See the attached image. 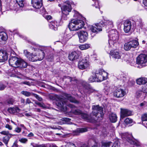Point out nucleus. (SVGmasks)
I'll list each match as a JSON object with an SVG mask.
<instances>
[{
  "mask_svg": "<svg viewBox=\"0 0 147 147\" xmlns=\"http://www.w3.org/2000/svg\"><path fill=\"white\" fill-rule=\"evenodd\" d=\"M110 39L109 40V45L111 47H117L118 45V40L119 36L117 32L115 30H111L109 32V35Z\"/></svg>",
  "mask_w": 147,
  "mask_h": 147,
  "instance_id": "f257e3e1",
  "label": "nucleus"
},
{
  "mask_svg": "<svg viewBox=\"0 0 147 147\" xmlns=\"http://www.w3.org/2000/svg\"><path fill=\"white\" fill-rule=\"evenodd\" d=\"M84 25V23L82 20L73 19L71 20L68 26L71 31H76L82 28Z\"/></svg>",
  "mask_w": 147,
  "mask_h": 147,
  "instance_id": "f03ea898",
  "label": "nucleus"
},
{
  "mask_svg": "<svg viewBox=\"0 0 147 147\" xmlns=\"http://www.w3.org/2000/svg\"><path fill=\"white\" fill-rule=\"evenodd\" d=\"M95 74L97 82H100L106 80L107 78L108 75V73L102 69L96 70Z\"/></svg>",
  "mask_w": 147,
  "mask_h": 147,
  "instance_id": "7ed1b4c3",
  "label": "nucleus"
},
{
  "mask_svg": "<svg viewBox=\"0 0 147 147\" xmlns=\"http://www.w3.org/2000/svg\"><path fill=\"white\" fill-rule=\"evenodd\" d=\"M65 3L66 4L61 7L62 12V14H69V13L71 10V5L73 4V3L69 1H67Z\"/></svg>",
  "mask_w": 147,
  "mask_h": 147,
  "instance_id": "20e7f679",
  "label": "nucleus"
},
{
  "mask_svg": "<svg viewBox=\"0 0 147 147\" xmlns=\"http://www.w3.org/2000/svg\"><path fill=\"white\" fill-rule=\"evenodd\" d=\"M136 63L142 67L147 65V56H138L136 58Z\"/></svg>",
  "mask_w": 147,
  "mask_h": 147,
  "instance_id": "39448f33",
  "label": "nucleus"
},
{
  "mask_svg": "<svg viewBox=\"0 0 147 147\" xmlns=\"http://www.w3.org/2000/svg\"><path fill=\"white\" fill-rule=\"evenodd\" d=\"M92 113L94 115L96 116L98 114H100L101 117L103 115V108L98 105H93L92 107Z\"/></svg>",
  "mask_w": 147,
  "mask_h": 147,
  "instance_id": "423d86ee",
  "label": "nucleus"
},
{
  "mask_svg": "<svg viewBox=\"0 0 147 147\" xmlns=\"http://www.w3.org/2000/svg\"><path fill=\"white\" fill-rule=\"evenodd\" d=\"M78 34L80 42H84L87 40L88 38V34L85 31H82L78 32Z\"/></svg>",
  "mask_w": 147,
  "mask_h": 147,
  "instance_id": "0eeeda50",
  "label": "nucleus"
},
{
  "mask_svg": "<svg viewBox=\"0 0 147 147\" xmlns=\"http://www.w3.org/2000/svg\"><path fill=\"white\" fill-rule=\"evenodd\" d=\"M57 98L56 99V104L59 107L62 109H64V107L65 105H68V104L66 102V100H63L59 98V96H57Z\"/></svg>",
  "mask_w": 147,
  "mask_h": 147,
  "instance_id": "6e6552de",
  "label": "nucleus"
},
{
  "mask_svg": "<svg viewBox=\"0 0 147 147\" xmlns=\"http://www.w3.org/2000/svg\"><path fill=\"white\" fill-rule=\"evenodd\" d=\"M89 66V62L86 59H82V60L80 61L78 64V68L82 70L86 69Z\"/></svg>",
  "mask_w": 147,
  "mask_h": 147,
  "instance_id": "1a4fd4ad",
  "label": "nucleus"
},
{
  "mask_svg": "<svg viewBox=\"0 0 147 147\" xmlns=\"http://www.w3.org/2000/svg\"><path fill=\"white\" fill-rule=\"evenodd\" d=\"M126 139V140L130 144L134 145L137 146H140L141 145L140 143L137 140L135 139L131 135H128Z\"/></svg>",
  "mask_w": 147,
  "mask_h": 147,
  "instance_id": "9d476101",
  "label": "nucleus"
},
{
  "mask_svg": "<svg viewBox=\"0 0 147 147\" xmlns=\"http://www.w3.org/2000/svg\"><path fill=\"white\" fill-rule=\"evenodd\" d=\"M89 29L93 33H97L102 30V26L99 24V23L95 24L94 26H91L89 27Z\"/></svg>",
  "mask_w": 147,
  "mask_h": 147,
  "instance_id": "9b49d317",
  "label": "nucleus"
},
{
  "mask_svg": "<svg viewBox=\"0 0 147 147\" xmlns=\"http://www.w3.org/2000/svg\"><path fill=\"white\" fill-rule=\"evenodd\" d=\"M126 94V92L123 89L118 88L114 93V96L117 98L122 97Z\"/></svg>",
  "mask_w": 147,
  "mask_h": 147,
  "instance_id": "f8f14e48",
  "label": "nucleus"
},
{
  "mask_svg": "<svg viewBox=\"0 0 147 147\" xmlns=\"http://www.w3.org/2000/svg\"><path fill=\"white\" fill-rule=\"evenodd\" d=\"M31 4L34 8L39 9L42 5V0H31Z\"/></svg>",
  "mask_w": 147,
  "mask_h": 147,
  "instance_id": "ddd939ff",
  "label": "nucleus"
},
{
  "mask_svg": "<svg viewBox=\"0 0 147 147\" xmlns=\"http://www.w3.org/2000/svg\"><path fill=\"white\" fill-rule=\"evenodd\" d=\"M121 117L123 119L126 117L131 115H132V112L126 109H121Z\"/></svg>",
  "mask_w": 147,
  "mask_h": 147,
  "instance_id": "4468645a",
  "label": "nucleus"
},
{
  "mask_svg": "<svg viewBox=\"0 0 147 147\" xmlns=\"http://www.w3.org/2000/svg\"><path fill=\"white\" fill-rule=\"evenodd\" d=\"M20 58L15 56H12L9 59V63L10 65L13 66L14 65L17 66L18 65V62Z\"/></svg>",
  "mask_w": 147,
  "mask_h": 147,
  "instance_id": "2eb2a0df",
  "label": "nucleus"
},
{
  "mask_svg": "<svg viewBox=\"0 0 147 147\" xmlns=\"http://www.w3.org/2000/svg\"><path fill=\"white\" fill-rule=\"evenodd\" d=\"M73 113L76 115H80L81 117L84 119L86 120L90 119L88 115L82 113V111L79 110H75L73 111Z\"/></svg>",
  "mask_w": 147,
  "mask_h": 147,
  "instance_id": "dca6fc26",
  "label": "nucleus"
},
{
  "mask_svg": "<svg viewBox=\"0 0 147 147\" xmlns=\"http://www.w3.org/2000/svg\"><path fill=\"white\" fill-rule=\"evenodd\" d=\"M124 30L125 32L128 33L131 30V21L126 20L124 23Z\"/></svg>",
  "mask_w": 147,
  "mask_h": 147,
  "instance_id": "f3484780",
  "label": "nucleus"
},
{
  "mask_svg": "<svg viewBox=\"0 0 147 147\" xmlns=\"http://www.w3.org/2000/svg\"><path fill=\"white\" fill-rule=\"evenodd\" d=\"M63 79L65 80L66 82L69 81L71 83L70 84L72 85L76 84L78 82V80L76 78H72L69 76L64 77Z\"/></svg>",
  "mask_w": 147,
  "mask_h": 147,
  "instance_id": "a211bd4d",
  "label": "nucleus"
},
{
  "mask_svg": "<svg viewBox=\"0 0 147 147\" xmlns=\"http://www.w3.org/2000/svg\"><path fill=\"white\" fill-rule=\"evenodd\" d=\"M28 59L30 61H41L44 58V56H41L40 57H38L40 56H26Z\"/></svg>",
  "mask_w": 147,
  "mask_h": 147,
  "instance_id": "6ab92c4d",
  "label": "nucleus"
},
{
  "mask_svg": "<svg viewBox=\"0 0 147 147\" xmlns=\"http://www.w3.org/2000/svg\"><path fill=\"white\" fill-rule=\"evenodd\" d=\"M16 54L15 52L12 50H6L1 49H0V55H11Z\"/></svg>",
  "mask_w": 147,
  "mask_h": 147,
  "instance_id": "aec40b11",
  "label": "nucleus"
},
{
  "mask_svg": "<svg viewBox=\"0 0 147 147\" xmlns=\"http://www.w3.org/2000/svg\"><path fill=\"white\" fill-rule=\"evenodd\" d=\"M113 22L109 20H104V21H101L99 22V24L101 26L104 27V26H109V27H112L113 26Z\"/></svg>",
  "mask_w": 147,
  "mask_h": 147,
  "instance_id": "412c9836",
  "label": "nucleus"
},
{
  "mask_svg": "<svg viewBox=\"0 0 147 147\" xmlns=\"http://www.w3.org/2000/svg\"><path fill=\"white\" fill-rule=\"evenodd\" d=\"M64 95L66 99L69 100L70 102L77 104L79 103V102L78 101L76 100L74 97H72L70 94H65Z\"/></svg>",
  "mask_w": 147,
  "mask_h": 147,
  "instance_id": "4be33fe9",
  "label": "nucleus"
},
{
  "mask_svg": "<svg viewBox=\"0 0 147 147\" xmlns=\"http://www.w3.org/2000/svg\"><path fill=\"white\" fill-rule=\"evenodd\" d=\"M87 131V129L85 128H78L73 131V133L74 135L77 136L79 135L80 133L86 132Z\"/></svg>",
  "mask_w": 147,
  "mask_h": 147,
  "instance_id": "5701e85b",
  "label": "nucleus"
},
{
  "mask_svg": "<svg viewBox=\"0 0 147 147\" xmlns=\"http://www.w3.org/2000/svg\"><path fill=\"white\" fill-rule=\"evenodd\" d=\"M17 66L19 67L24 68L27 67V64L24 60L21 58H20L18 62V65H17Z\"/></svg>",
  "mask_w": 147,
  "mask_h": 147,
  "instance_id": "b1692460",
  "label": "nucleus"
},
{
  "mask_svg": "<svg viewBox=\"0 0 147 147\" xmlns=\"http://www.w3.org/2000/svg\"><path fill=\"white\" fill-rule=\"evenodd\" d=\"M137 83L140 85L144 84L147 83V78L145 77H141L136 80Z\"/></svg>",
  "mask_w": 147,
  "mask_h": 147,
  "instance_id": "393cba45",
  "label": "nucleus"
},
{
  "mask_svg": "<svg viewBox=\"0 0 147 147\" xmlns=\"http://www.w3.org/2000/svg\"><path fill=\"white\" fill-rule=\"evenodd\" d=\"M20 109L18 107H9L7 109V111L11 114H14L19 112Z\"/></svg>",
  "mask_w": 147,
  "mask_h": 147,
  "instance_id": "a878e982",
  "label": "nucleus"
},
{
  "mask_svg": "<svg viewBox=\"0 0 147 147\" xmlns=\"http://www.w3.org/2000/svg\"><path fill=\"white\" fill-rule=\"evenodd\" d=\"M8 38L7 34L4 32H0V42L1 41H6ZM1 43V42H0Z\"/></svg>",
  "mask_w": 147,
  "mask_h": 147,
  "instance_id": "bb28decb",
  "label": "nucleus"
},
{
  "mask_svg": "<svg viewBox=\"0 0 147 147\" xmlns=\"http://www.w3.org/2000/svg\"><path fill=\"white\" fill-rule=\"evenodd\" d=\"M44 51L45 55L50 54V53L52 50L51 47L50 46L47 47L42 46V49Z\"/></svg>",
  "mask_w": 147,
  "mask_h": 147,
  "instance_id": "cd10ccee",
  "label": "nucleus"
},
{
  "mask_svg": "<svg viewBox=\"0 0 147 147\" xmlns=\"http://www.w3.org/2000/svg\"><path fill=\"white\" fill-rule=\"evenodd\" d=\"M57 22L55 21L50 22L49 24L50 28L55 30H57Z\"/></svg>",
  "mask_w": 147,
  "mask_h": 147,
  "instance_id": "c85d7f7f",
  "label": "nucleus"
},
{
  "mask_svg": "<svg viewBox=\"0 0 147 147\" xmlns=\"http://www.w3.org/2000/svg\"><path fill=\"white\" fill-rule=\"evenodd\" d=\"M71 38V35L70 34H66L63 38L61 40V43L63 44H65L66 42Z\"/></svg>",
  "mask_w": 147,
  "mask_h": 147,
  "instance_id": "c756f323",
  "label": "nucleus"
},
{
  "mask_svg": "<svg viewBox=\"0 0 147 147\" xmlns=\"http://www.w3.org/2000/svg\"><path fill=\"white\" fill-rule=\"evenodd\" d=\"M136 24H137L141 27L142 26V23L141 19L138 17H136L134 19Z\"/></svg>",
  "mask_w": 147,
  "mask_h": 147,
  "instance_id": "7c9ffc66",
  "label": "nucleus"
},
{
  "mask_svg": "<svg viewBox=\"0 0 147 147\" xmlns=\"http://www.w3.org/2000/svg\"><path fill=\"white\" fill-rule=\"evenodd\" d=\"M109 117L111 121L112 122H115L117 121V116L115 114H111L109 115Z\"/></svg>",
  "mask_w": 147,
  "mask_h": 147,
  "instance_id": "2f4dec72",
  "label": "nucleus"
},
{
  "mask_svg": "<svg viewBox=\"0 0 147 147\" xmlns=\"http://www.w3.org/2000/svg\"><path fill=\"white\" fill-rule=\"evenodd\" d=\"M42 49V46L39 47L38 49H36L35 51H36V54L41 55H45V53H44V51Z\"/></svg>",
  "mask_w": 147,
  "mask_h": 147,
  "instance_id": "473e14b6",
  "label": "nucleus"
},
{
  "mask_svg": "<svg viewBox=\"0 0 147 147\" xmlns=\"http://www.w3.org/2000/svg\"><path fill=\"white\" fill-rule=\"evenodd\" d=\"M129 42H131L130 43L131 44V46L132 48H136L139 45V43L137 40H131Z\"/></svg>",
  "mask_w": 147,
  "mask_h": 147,
  "instance_id": "72a5a7b5",
  "label": "nucleus"
},
{
  "mask_svg": "<svg viewBox=\"0 0 147 147\" xmlns=\"http://www.w3.org/2000/svg\"><path fill=\"white\" fill-rule=\"evenodd\" d=\"M17 3L20 7H22L25 4V0H16Z\"/></svg>",
  "mask_w": 147,
  "mask_h": 147,
  "instance_id": "f704fd0d",
  "label": "nucleus"
},
{
  "mask_svg": "<svg viewBox=\"0 0 147 147\" xmlns=\"http://www.w3.org/2000/svg\"><path fill=\"white\" fill-rule=\"evenodd\" d=\"M131 42H129L127 43H125L124 46V49L126 51H128L132 47L131 46Z\"/></svg>",
  "mask_w": 147,
  "mask_h": 147,
  "instance_id": "c9c22d12",
  "label": "nucleus"
},
{
  "mask_svg": "<svg viewBox=\"0 0 147 147\" xmlns=\"http://www.w3.org/2000/svg\"><path fill=\"white\" fill-rule=\"evenodd\" d=\"M111 61H117L118 59L121 58V56H110Z\"/></svg>",
  "mask_w": 147,
  "mask_h": 147,
  "instance_id": "e433bc0d",
  "label": "nucleus"
},
{
  "mask_svg": "<svg viewBox=\"0 0 147 147\" xmlns=\"http://www.w3.org/2000/svg\"><path fill=\"white\" fill-rule=\"evenodd\" d=\"M141 119L142 121V124L144 123L147 122V113H145L143 114L141 117Z\"/></svg>",
  "mask_w": 147,
  "mask_h": 147,
  "instance_id": "4c0bfd02",
  "label": "nucleus"
},
{
  "mask_svg": "<svg viewBox=\"0 0 147 147\" xmlns=\"http://www.w3.org/2000/svg\"><path fill=\"white\" fill-rule=\"evenodd\" d=\"M90 47V45L88 44H85L81 45L79 46V48L81 50H86L88 49Z\"/></svg>",
  "mask_w": 147,
  "mask_h": 147,
  "instance_id": "58836bf2",
  "label": "nucleus"
},
{
  "mask_svg": "<svg viewBox=\"0 0 147 147\" xmlns=\"http://www.w3.org/2000/svg\"><path fill=\"white\" fill-rule=\"evenodd\" d=\"M11 137V136H7L4 137L3 139V142L7 145V144L10 138Z\"/></svg>",
  "mask_w": 147,
  "mask_h": 147,
  "instance_id": "ea45409f",
  "label": "nucleus"
},
{
  "mask_svg": "<svg viewBox=\"0 0 147 147\" xmlns=\"http://www.w3.org/2000/svg\"><path fill=\"white\" fill-rule=\"evenodd\" d=\"M33 93L26 91H22L21 92V94L26 97H29L31 95H32V94Z\"/></svg>",
  "mask_w": 147,
  "mask_h": 147,
  "instance_id": "a19ab883",
  "label": "nucleus"
},
{
  "mask_svg": "<svg viewBox=\"0 0 147 147\" xmlns=\"http://www.w3.org/2000/svg\"><path fill=\"white\" fill-rule=\"evenodd\" d=\"M109 54L111 55H118L119 54V50L115 49L111 50Z\"/></svg>",
  "mask_w": 147,
  "mask_h": 147,
  "instance_id": "79ce46f5",
  "label": "nucleus"
},
{
  "mask_svg": "<svg viewBox=\"0 0 147 147\" xmlns=\"http://www.w3.org/2000/svg\"><path fill=\"white\" fill-rule=\"evenodd\" d=\"M111 143V142H102L101 143V146L102 147H109Z\"/></svg>",
  "mask_w": 147,
  "mask_h": 147,
  "instance_id": "37998d69",
  "label": "nucleus"
},
{
  "mask_svg": "<svg viewBox=\"0 0 147 147\" xmlns=\"http://www.w3.org/2000/svg\"><path fill=\"white\" fill-rule=\"evenodd\" d=\"M79 56H68L69 59L71 61H74L79 58Z\"/></svg>",
  "mask_w": 147,
  "mask_h": 147,
  "instance_id": "c03bdc74",
  "label": "nucleus"
},
{
  "mask_svg": "<svg viewBox=\"0 0 147 147\" xmlns=\"http://www.w3.org/2000/svg\"><path fill=\"white\" fill-rule=\"evenodd\" d=\"M88 81L89 82H97V80H96V77L95 76H91L88 78Z\"/></svg>",
  "mask_w": 147,
  "mask_h": 147,
  "instance_id": "a18cd8bd",
  "label": "nucleus"
},
{
  "mask_svg": "<svg viewBox=\"0 0 147 147\" xmlns=\"http://www.w3.org/2000/svg\"><path fill=\"white\" fill-rule=\"evenodd\" d=\"M124 122L127 125L132 123L133 122V120L129 118H127L125 120Z\"/></svg>",
  "mask_w": 147,
  "mask_h": 147,
  "instance_id": "49530a36",
  "label": "nucleus"
},
{
  "mask_svg": "<svg viewBox=\"0 0 147 147\" xmlns=\"http://www.w3.org/2000/svg\"><path fill=\"white\" fill-rule=\"evenodd\" d=\"M0 133L1 134L6 135V136L9 135L14 136L16 135V134H11L9 133V131H3L1 132H0Z\"/></svg>",
  "mask_w": 147,
  "mask_h": 147,
  "instance_id": "de8ad7c7",
  "label": "nucleus"
},
{
  "mask_svg": "<svg viewBox=\"0 0 147 147\" xmlns=\"http://www.w3.org/2000/svg\"><path fill=\"white\" fill-rule=\"evenodd\" d=\"M94 1V3L92 4L93 6H94L96 8H99L100 5L99 2L97 0H92Z\"/></svg>",
  "mask_w": 147,
  "mask_h": 147,
  "instance_id": "09e8293b",
  "label": "nucleus"
},
{
  "mask_svg": "<svg viewBox=\"0 0 147 147\" xmlns=\"http://www.w3.org/2000/svg\"><path fill=\"white\" fill-rule=\"evenodd\" d=\"M8 59V56H0V62H3Z\"/></svg>",
  "mask_w": 147,
  "mask_h": 147,
  "instance_id": "8fccbe9b",
  "label": "nucleus"
},
{
  "mask_svg": "<svg viewBox=\"0 0 147 147\" xmlns=\"http://www.w3.org/2000/svg\"><path fill=\"white\" fill-rule=\"evenodd\" d=\"M61 120L63 121H65V122H66V123L68 124H70L72 123L70 121L71 120V119L68 118H62Z\"/></svg>",
  "mask_w": 147,
  "mask_h": 147,
  "instance_id": "3c124183",
  "label": "nucleus"
},
{
  "mask_svg": "<svg viewBox=\"0 0 147 147\" xmlns=\"http://www.w3.org/2000/svg\"><path fill=\"white\" fill-rule=\"evenodd\" d=\"M103 91L106 95H107L109 92V88L107 86H105Z\"/></svg>",
  "mask_w": 147,
  "mask_h": 147,
  "instance_id": "603ef678",
  "label": "nucleus"
},
{
  "mask_svg": "<svg viewBox=\"0 0 147 147\" xmlns=\"http://www.w3.org/2000/svg\"><path fill=\"white\" fill-rule=\"evenodd\" d=\"M14 102V100L13 99L9 98L6 101V103L8 105H13Z\"/></svg>",
  "mask_w": 147,
  "mask_h": 147,
  "instance_id": "864d4df0",
  "label": "nucleus"
},
{
  "mask_svg": "<svg viewBox=\"0 0 147 147\" xmlns=\"http://www.w3.org/2000/svg\"><path fill=\"white\" fill-rule=\"evenodd\" d=\"M112 147H120V143L119 141H117L113 144Z\"/></svg>",
  "mask_w": 147,
  "mask_h": 147,
  "instance_id": "5fc2aeb1",
  "label": "nucleus"
},
{
  "mask_svg": "<svg viewBox=\"0 0 147 147\" xmlns=\"http://www.w3.org/2000/svg\"><path fill=\"white\" fill-rule=\"evenodd\" d=\"M32 96L35 97L36 99L39 101H41L42 100V98L41 97L36 94H32Z\"/></svg>",
  "mask_w": 147,
  "mask_h": 147,
  "instance_id": "6e6d98bb",
  "label": "nucleus"
},
{
  "mask_svg": "<svg viewBox=\"0 0 147 147\" xmlns=\"http://www.w3.org/2000/svg\"><path fill=\"white\" fill-rule=\"evenodd\" d=\"M101 135L103 137H105L107 136V132L105 129H104L101 132Z\"/></svg>",
  "mask_w": 147,
  "mask_h": 147,
  "instance_id": "4d7b16f0",
  "label": "nucleus"
},
{
  "mask_svg": "<svg viewBox=\"0 0 147 147\" xmlns=\"http://www.w3.org/2000/svg\"><path fill=\"white\" fill-rule=\"evenodd\" d=\"M140 106L142 107H145L147 106V102L144 101L140 103Z\"/></svg>",
  "mask_w": 147,
  "mask_h": 147,
  "instance_id": "13d9d810",
  "label": "nucleus"
},
{
  "mask_svg": "<svg viewBox=\"0 0 147 147\" xmlns=\"http://www.w3.org/2000/svg\"><path fill=\"white\" fill-rule=\"evenodd\" d=\"M142 92L141 91H138L136 92V96L137 98H139L142 95Z\"/></svg>",
  "mask_w": 147,
  "mask_h": 147,
  "instance_id": "bf43d9fd",
  "label": "nucleus"
},
{
  "mask_svg": "<svg viewBox=\"0 0 147 147\" xmlns=\"http://www.w3.org/2000/svg\"><path fill=\"white\" fill-rule=\"evenodd\" d=\"M6 86L2 82H0V90H3L6 87Z\"/></svg>",
  "mask_w": 147,
  "mask_h": 147,
  "instance_id": "052dcab7",
  "label": "nucleus"
},
{
  "mask_svg": "<svg viewBox=\"0 0 147 147\" xmlns=\"http://www.w3.org/2000/svg\"><path fill=\"white\" fill-rule=\"evenodd\" d=\"M19 141L22 143H25L27 142L28 140L25 138H22L19 140Z\"/></svg>",
  "mask_w": 147,
  "mask_h": 147,
  "instance_id": "680f3d73",
  "label": "nucleus"
},
{
  "mask_svg": "<svg viewBox=\"0 0 147 147\" xmlns=\"http://www.w3.org/2000/svg\"><path fill=\"white\" fill-rule=\"evenodd\" d=\"M57 53H58V54H59L60 55H64L65 54H66V53L65 51H62V50H61L59 51H57Z\"/></svg>",
  "mask_w": 147,
  "mask_h": 147,
  "instance_id": "e2e57ef3",
  "label": "nucleus"
},
{
  "mask_svg": "<svg viewBox=\"0 0 147 147\" xmlns=\"http://www.w3.org/2000/svg\"><path fill=\"white\" fill-rule=\"evenodd\" d=\"M68 14H63L62 17L61 18L62 19H63L64 20H66L67 19V16Z\"/></svg>",
  "mask_w": 147,
  "mask_h": 147,
  "instance_id": "0e129e2a",
  "label": "nucleus"
},
{
  "mask_svg": "<svg viewBox=\"0 0 147 147\" xmlns=\"http://www.w3.org/2000/svg\"><path fill=\"white\" fill-rule=\"evenodd\" d=\"M22 84L27 85L28 86L31 85V83L29 81H24L21 82Z\"/></svg>",
  "mask_w": 147,
  "mask_h": 147,
  "instance_id": "69168bd1",
  "label": "nucleus"
},
{
  "mask_svg": "<svg viewBox=\"0 0 147 147\" xmlns=\"http://www.w3.org/2000/svg\"><path fill=\"white\" fill-rule=\"evenodd\" d=\"M14 131L16 132L19 133L21 132V129L20 127H17L15 128Z\"/></svg>",
  "mask_w": 147,
  "mask_h": 147,
  "instance_id": "338daca9",
  "label": "nucleus"
},
{
  "mask_svg": "<svg viewBox=\"0 0 147 147\" xmlns=\"http://www.w3.org/2000/svg\"><path fill=\"white\" fill-rule=\"evenodd\" d=\"M142 90L144 92L147 93V84L143 87Z\"/></svg>",
  "mask_w": 147,
  "mask_h": 147,
  "instance_id": "774afa93",
  "label": "nucleus"
}]
</instances>
